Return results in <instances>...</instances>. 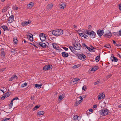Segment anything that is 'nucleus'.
I'll return each mask as SVG.
<instances>
[{"label": "nucleus", "instance_id": "28", "mask_svg": "<svg viewBox=\"0 0 121 121\" xmlns=\"http://www.w3.org/2000/svg\"><path fill=\"white\" fill-rule=\"evenodd\" d=\"M5 95H6L7 97L9 96L11 94V93L10 92H8L5 94Z\"/></svg>", "mask_w": 121, "mask_h": 121}, {"label": "nucleus", "instance_id": "46", "mask_svg": "<svg viewBox=\"0 0 121 121\" xmlns=\"http://www.w3.org/2000/svg\"><path fill=\"white\" fill-rule=\"evenodd\" d=\"M10 119V118H6L5 119H3L2 120V121H7Z\"/></svg>", "mask_w": 121, "mask_h": 121}, {"label": "nucleus", "instance_id": "8", "mask_svg": "<svg viewBox=\"0 0 121 121\" xmlns=\"http://www.w3.org/2000/svg\"><path fill=\"white\" fill-rule=\"evenodd\" d=\"M97 33L99 37H101L104 33V30H97Z\"/></svg>", "mask_w": 121, "mask_h": 121}, {"label": "nucleus", "instance_id": "54", "mask_svg": "<svg viewBox=\"0 0 121 121\" xmlns=\"http://www.w3.org/2000/svg\"><path fill=\"white\" fill-rule=\"evenodd\" d=\"M63 97L61 95L59 96V98L60 100H62L63 99Z\"/></svg>", "mask_w": 121, "mask_h": 121}, {"label": "nucleus", "instance_id": "14", "mask_svg": "<svg viewBox=\"0 0 121 121\" xmlns=\"http://www.w3.org/2000/svg\"><path fill=\"white\" fill-rule=\"evenodd\" d=\"M103 36L106 37L110 38L112 36V35L111 32L109 31L108 32L105 34Z\"/></svg>", "mask_w": 121, "mask_h": 121}, {"label": "nucleus", "instance_id": "37", "mask_svg": "<svg viewBox=\"0 0 121 121\" xmlns=\"http://www.w3.org/2000/svg\"><path fill=\"white\" fill-rule=\"evenodd\" d=\"M52 45L53 48H54L56 49H58V48L57 47H56V44L55 43H53L52 44Z\"/></svg>", "mask_w": 121, "mask_h": 121}, {"label": "nucleus", "instance_id": "1", "mask_svg": "<svg viewBox=\"0 0 121 121\" xmlns=\"http://www.w3.org/2000/svg\"><path fill=\"white\" fill-rule=\"evenodd\" d=\"M52 33V34L55 36H59L62 35L63 33V31L62 30L60 29H57L50 31L49 32V33Z\"/></svg>", "mask_w": 121, "mask_h": 121}, {"label": "nucleus", "instance_id": "61", "mask_svg": "<svg viewBox=\"0 0 121 121\" xmlns=\"http://www.w3.org/2000/svg\"><path fill=\"white\" fill-rule=\"evenodd\" d=\"M119 9L121 11V4H119Z\"/></svg>", "mask_w": 121, "mask_h": 121}, {"label": "nucleus", "instance_id": "4", "mask_svg": "<svg viewBox=\"0 0 121 121\" xmlns=\"http://www.w3.org/2000/svg\"><path fill=\"white\" fill-rule=\"evenodd\" d=\"M41 40L42 41H44L46 37V35L44 33H41L39 35Z\"/></svg>", "mask_w": 121, "mask_h": 121}, {"label": "nucleus", "instance_id": "21", "mask_svg": "<svg viewBox=\"0 0 121 121\" xmlns=\"http://www.w3.org/2000/svg\"><path fill=\"white\" fill-rule=\"evenodd\" d=\"M44 113V112L43 111H39L37 112V114L39 115H43Z\"/></svg>", "mask_w": 121, "mask_h": 121}, {"label": "nucleus", "instance_id": "7", "mask_svg": "<svg viewBox=\"0 0 121 121\" xmlns=\"http://www.w3.org/2000/svg\"><path fill=\"white\" fill-rule=\"evenodd\" d=\"M52 68V66L51 65H47L45 66L43 68V70H46L49 69H51Z\"/></svg>", "mask_w": 121, "mask_h": 121}, {"label": "nucleus", "instance_id": "9", "mask_svg": "<svg viewBox=\"0 0 121 121\" xmlns=\"http://www.w3.org/2000/svg\"><path fill=\"white\" fill-rule=\"evenodd\" d=\"M81 119L80 117L77 115H75L73 119L75 121H79Z\"/></svg>", "mask_w": 121, "mask_h": 121}, {"label": "nucleus", "instance_id": "26", "mask_svg": "<svg viewBox=\"0 0 121 121\" xmlns=\"http://www.w3.org/2000/svg\"><path fill=\"white\" fill-rule=\"evenodd\" d=\"M81 102V100H79L77 101L75 103V105L76 106H77Z\"/></svg>", "mask_w": 121, "mask_h": 121}, {"label": "nucleus", "instance_id": "10", "mask_svg": "<svg viewBox=\"0 0 121 121\" xmlns=\"http://www.w3.org/2000/svg\"><path fill=\"white\" fill-rule=\"evenodd\" d=\"M14 19V16L12 15H11L9 18L8 21V22L11 23L13 21Z\"/></svg>", "mask_w": 121, "mask_h": 121}, {"label": "nucleus", "instance_id": "3", "mask_svg": "<svg viewBox=\"0 0 121 121\" xmlns=\"http://www.w3.org/2000/svg\"><path fill=\"white\" fill-rule=\"evenodd\" d=\"M73 44L74 46V48L75 49L78 50L80 49L81 46L79 43L75 41L73 43Z\"/></svg>", "mask_w": 121, "mask_h": 121}, {"label": "nucleus", "instance_id": "53", "mask_svg": "<svg viewBox=\"0 0 121 121\" xmlns=\"http://www.w3.org/2000/svg\"><path fill=\"white\" fill-rule=\"evenodd\" d=\"M71 82L73 84H75L76 83V82H75V81L74 80V79L72 80L71 81Z\"/></svg>", "mask_w": 121, "mask_h": 121}, {"label": "nucleus", "instance_id": "23", "mask_svg": "<svg viewBox=\"0 0 121 121\" xmlns=\"http://www.w3.org/2000/svg\"><path fill=\"white\" fill-rule=\"evenodd\" d=\"M13 40L14 43L17 44L18 43V41L16 38H14L13 39Z\"/></svg>", "mask_w": 121, "mask_h": 121}, {"label": "nucleus", "instance_id": "15", "mask_svg": "<svg viewBox=\"0 0 121 121\" xmlns=\"http://www.w3.org/2000/svg\"><path fill=\"white\" fill-rule=\"evenodd\" d=\"M53 4L52 3H51L50 4H48V5L47 7L46 8L48 9L49 10V9H51L53 7Z\"/></svg>", "mask_w": 121, "mask_h": 121}, {"label": "nucleus", "instance_id": "25", "mask_svg": "<svg viewBox=\"0 0 121 121\" xmlns=\"http://www.w3.org/2000/svg\"><path fill=\"white\" fill-rule=\"evenodd\" d=\"M1 56L3 58H4L5 57V52L3 51L1 52Z\"/></svg>", "mask_w": 121, "mask_h": 121}, {"label": "nucleus", "instance_id": "24", "mask_svg": "<svg viewBox=\"0 0 121 121\" xmlns=\"http://www.w3.org/2000/svg\"><path fill=\"white\" fill-rule=\"evenodd\" d=\"M8 8L7 7H4L2 10V12L4 13L7 11Z\"/></svg>", "mask_w": 121, "mask_h": 121}, {"label": "nucleus", "instance_id": "11", "mask_svg": "<svg viewBox=\"0 0 121 121\" xmlns=\"http://www.w3.org/2000/svg\"><path fill=\"white\" fill-rule=\"evenodd\" d=\"M101 97L102 99H104L105 98L104 94L103 93L99 94L98 96V98L99 100H101Z\"/></svg>", "mask_w": 121, "mask_h": 121}, {"label": "nucleus", "instance_id": "51", "mask_svg": "<svg viewBox=\"0 0 121 121\" xmlns=\"http://www.w3.org/2000/svg\"><path fill=\"white\" fill-rule=\"evenodd\" d=\"M82 89L84 91H85L86 89V87L85 86H84L82 88Z\"/></svg>", "mask_w": 121, "mask_h": 121}, {"label": "nucleus", "instance_id": "39", "mask_svg": "<svg viewBox=\"0 0 121 121\" xmlns=\"http://www.w3.org/2000/svg\"><path fill=\"white\" fill-rule=\"evenodd\" d=\"M7 98V97H6L4 94V96H3L1 98V99L2 100H4L5 98Z\"/></svg>", "mask_w": 121, "mask_h": 121}, {"label": "nucleus", "instance_id": "34", "mask_svg": "<svg viewBox=\"0 0 121 121\" xmlns=\"http://www.w3.org/2000/svg\"><path fill=\"white\" fill-rule=\"evenodd\" d=\"M80 66V65L79 64L77 65H75L73 67V68L75 69L76 68H78Z\"/></svg>", "mask_w": 121, "mask_h": 121}, {"label": "nucleus", "instance_id": "60", "mask_svg": "<svg viewBox=\"0 0 121 121\" xmlns=\"http://www.w3.org/2000/svg\"><path fill=\"white\" fill-rule=\"evenodd\" d=\"M31 35L32 36H33L31 34L29 33V34H27V37H28L29 36Z\"/></svg>", "mask_w": 121, "mask_h": 121}, {"label": "nucleus", "instance_id": "40", "mask_svg": "<svg viewBox=\"0 0 121 121\" xmlns=\"http://www.w3.org/2000/svg\"><path fill=\"white\" fill-rule=\"evenodd\" d=\"M40 106L38 105H37L35 106L34 108L33 109L34 110H35L38 108Z\"/></svg>", "mask_w": 121, "mask_h": 121}, {"label": "nucleus", "instance_id": "41", "mask_svg": "<svg viewBox=\"0 0 121 121\" xmlns=\"http://www.w3.org/2000/svg\"><path fill=\"white\" fill-rule=\"evenodd\" d=\"M80 80L78 78H75L74 79V80L75 81L76 83H77Z\"/></svg>", "mask_w": 121, "mask_h": 121}, {"label": "nucleus", "instance_id": "64", "mask_svg": "<svg viewBox=\"0 0 121 121\" xmlns=\"http://www.w3.org/2000/svg\"><path fill=\"white\" fill-rule=\"evenodd\" d=\"M24 86H26L27 85V83H25L23 84Z\"/></svg>", "mask_w": 121, "mask_h": 121}, {"label": "nucleus", "instance_id": "18", "mask_svg": "<svg viewBox=\"0 0 121 121\" xmlns=\"http://www.w3.org/2000/svg\"><path fill=\"white\" fill-rule=\"evenodd\" d=\"M34 5V3L33 2H30V3L28 4L27 6L28 7L30 8H31Z\"/></svg>", "mask_w": 121, "mask_h": 121}, {"label": "nucleus", "instance_id": "16", "mask_svg": "<svg viewBox=\"0 0 121 121\" xmlns=\"http://www.w3.org/2000/svg\"><path fill=\"white\" fill-rule=\"evenodd\" d=\"M39 44L43 48H46V44L45 43H43L39 42Z\"/></svg>", "mask_w": 121, "mask_h": 121}, {"label": "nucleus", "instance_id": "48", "mask_svg": "<svg viewBox=\"0 0 121 121\" xmlns=\"http://www.w3.org/2000/svg\"><path fill=\"white\" fill-rule=\"evenodd\" d=\"M6 68H4L2 69H0V72H2L3 71H4L5 70V69Z\"/></svg>", "mask_w": 121, "mask_h": 121}, {"label": "nucleus", "instance_id": "22", "mask_svg": "<svg viewBox=\"0 0 121 121\" xmlns=\"http://www.w3.org/2000/svg\"><path fill=\"white\" fill-rule=\"evenodd\" d=\"M98 68L97 66H95L92 68L91 69V71H95L98 69Z\"/></svg>", "mask_w": 121, "mask_h": 121}, {"label": "nucleus", "instance_id": "59", "mask_svg": "<svg viewBox=\"0 0 121 121\" xmlns=\"http://www.w3.org/2000/svg\"><path fill=\"white\" fill-rule=\"evenodd\" d=\"M18 9V8L17 7H16L14 9L15 10H17Z\"/></svg>", "mask_w": 121, "mask_h": 121}, {"label": "nucleus", "instance_id": "6", "mask_svg": "<svg viewBox=\"0 0 121 121\" xmlns=\"http://www.w3.org/2000/svg\"><path fill=\"white\" fill-rule=\"evenodd\" d=\"M31 23L30 21L28 20V21H25L21 23V25L23 26H26L28 24H30Z\"/></svg>", "mask_w": 121, "mask_h": 121}, {"label": "nucleus", "instance_id": "62", "mask_svg": "<svg viewBox=\"0 0 121 121\" xmlns=\"http://www.w3.org/2000/svg\"><path fill=\"white\" fill-rule=\"evenodd\" d=\"M97 107V106L96 105H94L93 106V107L94 108H96Z\"/></svg>", "mask_w": 121, "mask_h": 121}, {"label": "nucleus", "instance_id": "27", "mask_svg": "<svg viewBox=\"0 0 121 121\" xmlns=\"http://www.w3.org/2000/svg\"><path fill=\"white\" fill-rule=\"evenodd\" d=\"M100 57L99 56H97L95 58L96 61L98 62L100 60Z\"/></svg>", "mask_w": 121, "mask_h": 121}, {"label": "nucleus", "instance_id": "2", "mask_svg": "<svg viewBox=\"0 0 121 121\" xmlns=\"http://www.w3.org/2000/svg\"><path fill=\"white\" fill-rule=\"evenodd\" d=\"M99 113L102 116H106L110 113L109 110L106 109H104L100 110Z\"/></svg>", "mask_w": 121, "mask_h": 121}, {"label": "nucleus", "instance_id": "29", "mask_svg": "<svg viewBox=\"0 0 121 121\" xmlns=\"http://www.w3.org/2000/svg\"><path fill=\"white\" fill-rule=\"evenodd\" d=\"M86 48L91 52H95V51L94 50H92V49H91V48L90 47H86Z\"/></svg>", "mask_w": 121, "mask_h": 121}, {"label": "nucleus", "instance_id": "44", "mask_svg": "<svg viewBox=\"0 0 121 121\" xmlns=\"http://www.w3.org/2000/svg\"><path fill=\"white\" fill-rule=\"evenodd\" d=\"M33 104H30L28 106V108H31L33 106Z\"/></svg>", "mask_w": 121, "mask_h": 121}, {"label": "nucleus", "instance_id": "63", "mask_svg": "<svg viewBox=\"0 0 121 121\" xmlns=\"http://www.w3.org/2000/svg\"><path fill=\"white\" fill-rule=\"evenodd\" d=\"M116 46H117V47L120 46H121V44H117L116 45Z\"/></svg>", "mask_w": 121, "mask_h": 121}, {"label": "nucleus", "instance_id": "20", "mask_svg": "<svg viewBox=\"0 0 121 121\" xmlns=\"http://www.w3.org/2000/svg\"><path fill=\"white\" fill-rule=\"evenodd\" d=\"M2 28L3 29L4 31L7 30L8 31L9 30L7 27V26H6L3 25L2 26Z\"/></svg>", "mask_w": 121, "mask_h": 121}, {"label": "nucleus", "instance_id": "35", "mask_svg": "<svg viewBox=\"0 0 121 121\" xmlns=\"http://www.w3.org/2000/svg\"><path fill=\"white\" fill-rule=\"evenodd\" d=\"M32 36L31 35H30L28 37H27L31 41L33 40V38Z\"/></svg>", "mask_w": 121, "mask_h": 121}, {"label": "nucleus", "instance_id": "45", "mask_svg": "<svg viewBox=\"0 0 121 121\" xmlns=\"http://www.w3.org/2000/svg\"><path fill=\"white\" fill-rule=\"evenodd\" d=\"M13 104L10 103L9 106V109H10L12 108L13 106Z\"/></svg>", "mask_w": 121, "mask_h": 121}, {"label": "nucleus", "instance_id": "17", "mask_svg": "<svg viewBox=\"0 0 121 121\" xmlns=\"http://www.w3.org/2000/svg\"><path fill=\"white\" fill-rule=\"evenodd\" d=\"M62 56L64 57H67L69 56V55L68 53L65 52H62Z\"/></svg>", "mask_w": 121, "mask_h": 121}, {"label": "nucleus", "instance_id": "13", "mask_svg": "<svg viewBox=\"0 0 121 121\" xmlns=\"http://www.w3.org/2000/svg\"><path fill=\"white\" fill-rule=\"evenodd\" d=\"M89 36L91 38H94L96 35V33L93 31L90 32L89 33Z\"/></svg>", "mask_w": 121, "mask_h": 121}, {"label": "nucleus", "instance_id": "38", "mask_svg": "<svg viewBox=\"0 0 121 121\" xmlns=\"http://www.w3.org/2000/svg\"><path fill=\"white\" fill-rule=\"evenodd\" d=\"M104 46L106 48H110L111 47L110 45L109 44H106Z\"/></svg>", "mask_w": 121, "mask_h": 121}, {"label": "nucleus", "instance_id": "19", "mask_svg": "<svg viewBox=\"0 0 121 121\" xmlns=\"http://www.w3.org/2000/svg\"><path fill=\"white\" fill-rule=\"evenodd\" d=\"M42 83L40 84H35V86L37 88H38L39 89H40L41 88V87L42 86Z\"/></svg>", "mask_w": 121, "mask_h": 121}, {"label": "nucleus", "instance_id": "57", "mask_svg": "<svg viewBox=\"0 0 121 121\" xmlns=\"http://www.w3.org/2000/svg\"><path fill=\"white\" fill-rule=\"evenodd\" d=\"M13 99L14 100H15L18 99H19L17 97H16L13 98Z\"/></svg>", "mask_w": 121, "mask_h": 121}, {"label": "nucleus", "instance_id": "33", "mask_svg": "<svg viewBox=\"0 0 121 121\" xmlns=\"http://www.w3.org/2000/svg\"><path fill=\"white\" fill-rule=\"evenodd\" d=\"M100 83V80H98L96 82H94V84L95 85H96L99 84Z\"/></svg>", "mask_w": 121, "mask_h": 121}, {"label": "nucleus", "instance_id": "58", "mask_svg": "<svg viewBox=\"0 0 121 121\" xmlns=\"http://www.w3.org/2000/svg\"><path fill=\"white\" fill-rule=\"evenodd\" d=\"M90 33V32H89V31L87 30L86 31V34L89 35V33Z\"/></svg>", "mask_w": 121, "mask_h": 121}, {"label": "nucleus", "instance_id": "43", "mask_svg": "<svg viewBox=\"0 0 121 121\" xmlns=\"http://www.w3.org/2000/svg\"><path fill=\"white\" fill-rule=\"evenodd\" d=\"M14 78H15V77H14V75L13 76H12V77L10 78L9 79V81H12Z\"/></svg>", "mask_w": 121, "mask_h": 121}, {"label": "nucleus", "instance_id": "5", "mask_svg": "<svg viewBox=\"0 0 121 121\" xmlns=\"http://www.w3.org/2000/svg\"><path fill=\"white\" fill-rule=\"evenodd\" d=\"M78 57L79 59L82 60L84 61L86 60V56L84 54H79Z\"/></svg>", "mask_w": 121, "mask_h": 121}, {"label": "nucleus", "instance_id": "49", "mask_svg": "<svg viewBox=\"0 0 121 121\" xmlns=\"http://www.w3.org/2000/svg\"><path fill=\"white\" fill-rule=\"evenodd\" d=\"M112 75L111 74H110L108 75L106 77L108 79Z\"/></svg>", "mask_w": 121, "mask_h": 121}, {"label": "nucleus", "instance_id": "55", "mask_svg": "<svg viewBox=\"0 0 121 121\" xmlns=\"http://www.w3.org/2000/svg\"><path fill=\"white\" fill-rule=\"evenodd\" d=\"M35 98V96H34L33 97H32L31 98V100H33Z\"/></svg>", "mask_w": 121, "mask_h": 121}, {"label": "nucleus", "instance_id": "12", "mask_svg": "<svg viewBox=\"0 0 121 121\" xmlns=\"http://www.w3.org/2000/svg\"><path fill=\"white\" fill-rule=\"evenodd\" d=\"M66 6V4L64 2H63L61 4L59 5V7L60 9H63L65 8Z\"/></svg>", "mask_w": 121, "mask_h": 121}, {"label": "nucleus", "instance_id": "42", "mask_svg": "<svg viewBox=\"0 0 121 121\" xmlns=\"http://www.w3.org/2000/svg\"><path fill=\"white\" fill-rule=\"evenodd\" d=\"M113 34L116 36H119L118 32H113Z\"/></svg>", "mask_w": 121, "mask_h": 121}, {"label": "nucleus", "instance_id": "31", "mask_svg": "<svg viewBox=\"0 0 121 121\" xmlns=\"http://www.w3.org/2000/svg\"><path fill=\"white\" fill-rule=\"evenodd\" d=\"M17 51L16 49H12L11 50V52L12 53H17Z\"/></svg>", "mask_w": 121, "mask_h": 121}, {"label": "nucleus", "instance_id": "47", "mask_svg": "<svg viewBox=\"0 0 121 121\" xmlns=\"http://www.w3.org/2000/svg\"><path fill=\"white\" fill-rule=\"evenodd\" d=\"M118 34L119 36H121V29L120 30V31L118 32Z\"/></svg>", "mask_w": 121, "mask_h": 121}, {"label": "nucleus", "instance_id": "32", "mask_svg": "<svg viewBox=\"0 0 121 121\" xmlns=\"http://www.w3.org/2000/svg\"><path fill=\"white\" fill-rule=\"evenodd\" d=\"M113 60L114 62H116L118 60L115 57L113 56L112 59V60Z\"/></svg>", "mask_w": 121, "mask_h": 121}, {"label": "nucleus", "instance_id": "36", "mask_svg": "<svg viewBox=\"0 0 121 121\" xmlns=\"http://www.w3.org/2000/svg\"><path fill=\"white\" fill-rule=\"evenodd\" d=\"M69 48L71 50L72 52H73V51H74V47H73L71 46H70L69 47Z\"/></svg>", "mask_w": 121, "mask_h": 121}, {"label": "nucleus", "instance_id": "50", "mask_svg": "<svg viewBox=\"0 0 121 121\" xmlns=\"http://www.w3.org/2000/svg\"><path fill=\"white\" fill-rule=\"evenodd\" d=\"M82 45L84 47H85L86 48V47H87V46H86V45L85 44V43H83L82 44Z\"/></svg>", "mask_w": 121, "mask_h": 121}, {"label": "nucleus", "instance_id": "30", "mask_svg": "<svg viewBox=\"0 0 121 121\" xmlns=\"http://www.w3.org/2000/svg\"><path fill=\"white\" fill-rule=\"evenodd\" d=\"M79 34L80 36L84 37V38H86V35H85L83 33H80Z\"/></svg>", "mask_w": 121, "mask_h": 121}, {"label": "nucleus", "instance_id": "56", "mask_svg": "<svg viewBox=\"0 0 121 121\" xmlns=\"http://www.w3.org/2000/svg\"><path fill=\"white\" fill-rule=\"evenodd\" d=\"M84 97V95L83 96H80L79 97V98L80 99V100H82L83 99V97Z\"/></svg>", "mask_w": 121, "mask_h": 121}, {"label": "nucleus", "instance_id": "52", "mask_svg": "<svg viewBox=\"0 0 121 121\" xmlns=\"http://www.w3.org/2000/svg\"><path fill=\"white\" fill-rule=\"evenodd\" d=\"M63 49L66 51H67L68 50V48L65 47H63Z\"/></svg>", "mask_w": 121, "mask_h": 121}]
</instances>
